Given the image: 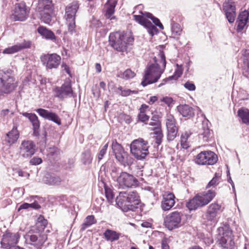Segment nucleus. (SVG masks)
Returning a JSON list of instances; mask_svg holds the SVG:
<instances>
[{
  "mask_svg": "<svg viewBox=\"0 0 249 249\" xmlns=\"http://www.w3.org/2000/svg\"><path fill=\"white\" fill-rule=\"evenodd\" d=\"M154 138L155 139V142L158 145H160L161 143L163 134L160 130H158L155 131L154 132Z\"/></svg>",
  "mask_w": 249,
  "mask_h": 249,
  "instance_id": "49530a36",
  "label": "nucleus"
},
{
  "mask_svg": "<svg viewBox=\"0 0 249 249\" xmlns=\"http://www.w3.org/2000/svg\"><path fill=\"white\" fill-rule=\"evenodd\" d=\"M56 96L60 99H64L71 96L73 93L71 85L69 83H65L61 87H56L55 89Z\"/></svg>",
  "mask_w": 249,
  "mask_h": 249,
  "instance_id": "6ab92c4d",
  "label": "nucleus"
},
{
  "mask_svg": "<svg viewBox=\"0 0 249 249\" xmlns=\"http://www.w3.org/2000/svg\"><path fill=\"white\" fill-rule=\"evenodd\" d=\"M242 53L241 69L243 75L247 77L249 75V49L243 50Z\"/></svg>",
  "mask_w": 249,
  "mask_h": 249,
  "instance_id": "393cba45",
  "label": "nucleus"
},
{
  "mask_svg": "<svg viewBox=\"0 0 249 249\" xmlns=\"http://www.w3.org/2000/svg\"><path fill=\"white\" fill-rule=\"evenodd\" d=\"M19 155L24 158H31L36 152V144L32 141H23L19 148Z\"/></svg>",
  "mask_w": 249,
  "mask_h": 249,
  "instance_id": "2eb2a0df",
  "label": "nucleus"
},
{
  "mask_svg": "<svg viewBox=\"0 0 249 249\" xmlns=\"http://www.w3.org/2000/svg\"><path fill=\"white\" fill-rule=\"evenodd\" d=\"M109 163L106 164L105 166L109 168L110 174L114 181H117L119 178V175L123 172L119 167H116L111 163L110 167L109 166Z\"/></svg>",
  "mask_w": 249,
  "mask_h": 249,
  "instance_id": "473e14b6",
  "label": "nucleus"
},
{
  "mask_svg": "<svg viewBox=\"0 0 249 249\" xmlns=\"http://www.w3.org/2000/svg\"><path fill=\"white\" fill-rule=\"evenodd\" d=\"M19 238L18 233H12L7 231L3 234L0 241L1 247L7 249L13 245H16L18 243Z\"/></svg>",
  "mask_w": 249,
  "mask_h": 249,
  "instance_id": "dca6fc26",
  "label": "nucleus"
},
{
  "mask_svg": "<svg viewBox=\"0 0 249 249\" xmlns=\"http://www.w3.org/2000/svg\"><path fill=\"white\" fill-rule=\"evenodd\" d=\"M175 196L171 193L164 195L161 201V207L163 211H168L170 210L175 203Z\"/></svg>",
  "mask_w": 249,
  "mask_h": 249,
  "instance_id": "b1692460",
  "label": "nucleus"
},
{
  "mask_svg": "<svg viewBox=\"0 0 249 249\" xmlns=\"http://www.w3.org/2000/svg\"><path fill=\"white\" fill-rule=\"evenodd\" d=\"M221 177V174L219 173H215L214 177L209 182L207 185L206 186V188H209L211 187L214 188L216 187L220 182Z\"/></svg>",
  "mask_w": 249,
  "mask_h": 249,
  "instance_id": "58836bf2",
  "label": "nucleus"
},
{
  "mask_svg": "<svg viewBox=\"0 0 249 249\" xmlns=\"http://www.w3.org/2000/svg\"><path fill=\"white\" fill-rule=\"evenodd\" d=\"M28 13L25 2L18 3L15 5L11 18L14 21H24L27 19Z\"/></svg>",
  "mask_w": 249,
  "mask_h": 249,
  "instance_id": "4468645a",
  "label": "nucleus"
},
{
  "mask_svg": "<svg viewBox=\"0 0 249 249\" xmlns=\"http://www.w3.org/2000/svg\"><path fill=\"white\" fill-rule=\"evenodd\" d=\"M115 6L116 3L115 2H113L111 4H106L105 16L107 18L110 19V20L115 18V17L112 16L115 12Z\"/></svg>",
  "mask_w": 249,
  "mask_h": 249,
  "instance_id": "e433bc0d",
  "label": "nucleus"
},
{
  "mask_svg": "<svg viewBox=\"0 0 249 249\" xmlns=\"http://www.w3.org/2000/svg\"><path fill=\"white\" fill-rule=\"evenodd\" d=\"M217 160V156L213 152L203 151L196 156L195 162L199 165H213Z\"/></svg>",
  "mask_w": 249,
  "mask_h": 249,
  "instance_id": "9b49d317",
  "label": "nucleus"
},
{
  "mask_svg": "<svg viewBox=\"0 0 249 249\" xmlns=\"http://www.w3.org/2000/svg\"><path fill=\"white\" fill-rule=\"evenodd\" d=\"M226 17L230 23H233L236 17V11L225 14Z\"/></svg>",
  "mask_w": 249,
  "mask_h": 249,
  "instance_id": "4d7b16f0",
  "label": "nucleus"
},
{
  "mask_svg": "<svg viewBox=\"0 0 249 249\" xmlns=\"http://www.w3.org/2000/svg\"><path fill=\"white\" fill-rule=\"evenodd\" d=\"M201 206L203 207L208 204L215 196L216 193L214 190H209L197 194Z\"/></svg>",
  "mask_w": 249,
  "mask_h": 249,
  "instance_id": "412c9836",
  "label": "nucleus"
},
{
  "mask_svg": "<svg viewBox=\"0 0 249 249\" xmlns=\"http://www.w3.org/2000/svg\"><path fill=\"white\" fill-rule=\"evenodd\" d=\"M139 13L141 15H134V18L147 30V32L151 36H153L156 34L158 30L150 21L146 19L145 18L151 19L156 26L159 27L160 29H163V26L160 19L154 17L151 13L147 12H143L142 11H140Z\"/></svg>",
  "mask_w": 249,
  "mask_h": 249,
  "instance_id": "7ed1b4c3",
  "label": "nucleus"
},
{
  "mask_svg": "<svg viewBox=\"0 0 249 249\" xmlns=\"http://www.w3.org/2000/svg\"><path fill=\"white\" fill-rule=\"evenodd\" d=\"M26 242L37 249H41L47 239V235L43 231L37 229L30 231L25 236Z\"/></svg>",
  "mask_w": 249,
  "mask_h": 249,
  "instance_id": "6e6552de",
  "label": "nucleus"
},
{
  "mask_svg": "<svg viewBox=\"0 0 249 249\" xmlns=\"http://www.w3.org/2000/svg\"><path fill=\"white\" fill-rule=\"evenodd\" d=\"M36 111L41 117L45 119L51 121L58 125L61 124V120L55 113L41 108L36 109Z\"/></svg>",
  "mask_w": 249,
  "mask_h": 249,
  "instance_id": "a211bd4d",
  "label": "nucleus"
},
{
  "mask_svg": "<svg viewBox=\"0 0 249 249\" xmlns=\"http://www.w3.org/2000/svg\"><path fill=\"white\" fill-rule=\"evenodd\" d=\"M180 144L183 149H186L189 147V143L185 138L180 139Z\"/></svg>",
  "mask_w": 249,
  "mask_h": 249,
  "instance_id": "e2e57ef3",
  "label": "nucleus"
},
{
  "mask_svg": "<svg viewBox=\"0 0 249 249\" xmlns=\"http://www.w3.org/2000/svg\"><path fill=\"white\" fill-rule=\"evenodd\" d=\"M101 23L99 20L93 19L91 21V26L94 27H98L100 26Z\"/></svg>",
  "mask_w": 249,
  "mask_h": 249,
  "instance_id": "774afa93",
  "label": "nucleus"
},
{
  "mask_svg": "<svg viewBox=\"0 0 249 249\" xmlns=\"http://www.w3.org/2000/svg\"><path fill=\"white\" fill-rule=\"evenodd\" d=\"M38 7L40 11L52 12L53 9L52 0H39Z\"/></svg>",
  "mask_w": 249,
  "mask_h": 249,
  "instance_id": "7c9ffc66",
  "label": "nucleus"
},
{
  "mask_svg": "<svg viewBox=\"0 0 249 249\" xmlns=\"http://www.w3.org/2000/svg\"><path fill=\"white\" fill-rule=\"evenodd\" d=\"M62 68L63 70L65 71L70 75H71V71L70 70L69 67L66 64L63 63L61 65Z\"/></svg>",
  "mask_w": 249,
  "mask_h": 249,
  "instance_id": "69168bd1",
  "label": "nucleus"
},
{
  "mask_svg": "<svg viewBox=\"0 0 249 249\" xmlns=\"http://www.w3.org/2000/svg\"><path fill=\"white\" fill-rule=\"evenodd\" d=\"M118 89L121 91L120 95L124 97L127 96L131 94H137L138 93L137 90H132L129 89H124L122 87H119Z\"/></svg>",
  "mask_w": 249,
  "mask_h": 249,
  "instance_id": "de8ad7c7",
  "label": "nucleus"
},
{
  "mask_svg": "<svg viewBox=\"0 0 249 249\" xmlns=\"http://www.w3.org/2000/svg\"><path fill=\"white\" fill-rule=\"evenodd\" d=\"M133 41L134 38L132 36L124 32L112 33L109 36L110 45L118 52L126 51L127 45L131 44Z\"/></svg>",
  "mask_w": 249,
  "mask_h": 249,
  "instance_id": "20e7f679",
  "label": "nucleus"
},
{
  "mask_svg": "<svg viewBox=\"0 0 249 249\" xmlns=\"http://www.w3.org/2000/svg\"><path fill=\"white\" fill-rule=\"evenodd\" d=\"M173 76H169L167 78H166L162 80V82L159 85V87H160L163 85H165L166 83L169 82V81L173 80Z\"/></svg>",
  "mask_w": 249,
  "mask_h": 249,
  "instance_id": "0e129e2a",
  "label": "nucleus"
},
{
  "mask_svg": "<svg viewBox=\"0 0 249 249\" xmlns=\"http://www.w3.org/2000/svg\"><path fill=\"white\" fill-rule=\"evenodd\" d=\"M238 116L243 123L249 124V110L248 109H239L238 111Z\"/></svg>",
  "mask_w": 249,
  "mask_h": 249,
  "instance_id": "c9c22d12",
  "label": "nucleus"
},
{
  "mask_svg": "<svg viewBox=\"0 0 249 249\" xmlns=\"http://www.w3.org/2000/svg\"><path fill=\"white\" fill-rule=\"evenodd\" d=\"M17 86L18 82L12 70L0 71V95L10 93Z\"/></svg>",
  "mask_w": 249,
  "mask_h": 249,
  "instance_id": "39448f33",
  "label": "nucleus"
},
{
  "mask_svg": "<svg viewBox=\"0 0 249 249\" xmlns=\"http://www.w3.org/2000/svg\"><path fill=\"white\" fill-rule=\"evenodd\" d=\"M108 147V143H106L101 149L98 154V158L99 160H102L106 153Z\"/></svg>",
  "mask_w": 249,
  "mask_h": 249,
  "instance_id": "bf43d9fd",
  "label": "nucleus"
},
{
  "mask_svg": "<svg viewBox=\"0 0 249 249\" xmlns=\"http://www.w3.org/2000/svg\"><path fill=\"white\" fill-rule=\"evenodd\" d=\"M52 12L47 11L41 15V20L46 24H50L52 20Z\"/></svg>",
  "mask_w": 249,
  "mask_h": 249,
  "instance_id": "a18cd8bd",
  "label": "nucleus"
},
{
  "mask_svg": "<svg viewBox=\"0 0 249 249\" xmlns=\"http://www.w3.org/2000/svg\"><path fill=\"white\" fill-rule=\"evenodd\" d=\"M48 223L47 220L45 219L44 217L40 215L37 219V226L40 227L41 231L44 229Z\"/></svg>",
  "mask_w": 249,
  "mask_h": 249,
  "instance_id": "3c124183",
  "label": "nucleus"
},
{
  "mask_svg": "<svg viewBox=\"0 0 249 249\" xmlns=\"http://www.w3.org/2000/svg\"><path fill=\"white\" fill-rule=\"evenodd\" d=\"M42 64L47 70L56 69L61 62V57L56 53L46 54L40 56Z\"/></svg>",
  "mask_w": 249,
  "mask_h": 249,
  "instance_id": "f8f14e48",
  "label": "nucleus"
},
{
  "mask_svg": "<svg viewBox=\"0 0 249 249\" xmlns=\"http://www.w3.org/2000/svg\"><path fill=\"white\" fill-rule=\"evenodd\" d=\"M184 87L190 91H194L196 87L195 85L192 82L187 81L184 84Z\"/></svg>",
  "mask_w": 249,
  "mask_h": 249,
  "instance_id": "052dcab7",
  "label": "nucleus"
},
{
  "mask_svg": "<svg viewBox=\"0 0 249 249\" xmlns=\"http://www.w3.org/2000/svg\"><path fill=\"white\" fill-rule=\"evenodd\" d=\"M116 160L124 166H130L134 162V160L127 152L124 151L119 156Z\"/></svg>",
  "mask_w": 249,
  "mask_h": 249,
  "instance_id": "c756f323",
  "label": "nucleus"
},
{
  "mask_svg": "<svg viewBox=\"0 0 249 249\" xmlns=\"http://www.w3.org/2000/svg\"><path fill=\"white\" fill-rule=\"evenodd\" d=\"M177 68L174 74L171 76H173V79L174 80H177L179 77L181 76L182 74V70L181 67L179 66L178 64L177 65Z\"/></svg>",
  "mask_w": 249,
  "mask_h": 249,
  "instance_id": "6e6d98bb",
  "label": "nucleus"
},
{
  "mask_svg": "<svg viewBox=\"0 0 249 249\" xmlns=\"http://www.w3.org/2000/svg\"><path fill=\"white\" fill-rule=\"evenodd\" d=\"M231 231L224 233L223 236L218 240L221 249H232L234 246L233 239L231 237Z\"/></svg>",
  "mask_w": 249,
  "mask_h": 249,
  "instance_id": "aec40b11",
  "label": "nucleus"
},
{
  "mask_svg": "<svg viewBox=\"0 0 249 249\" xmlns=\"http://www.w3.org/2000/svg\"><path fill=\"white\" fill-rule=\"evenodd\" d=\"M223 209L221 204L215 201L208 207L204 218L208 222H216L217 217L223 211Z\"/></svg>",
  "mask_w": 249,
  "mask_h": 249,
  "instance_id": "9d476101",
  "label": "nucleus"
},
{
  "mask_svg": "<svg viewBox=\"0 0 249 249\" xmlns=\"http://www.w3.org/2000/svg\"><path fill=\"white\" fill-rule=\"evenodd\" d=\"M30 207V204L27 203H24L20 205L18 208V211L19 212L21 209H27Z\"/></svg>",
  "mask_w": 249,
  "mask_h": 249,
  "instance_id": "338daca9",
  "label": "nucleus"
},
{
  "mask_svg": "<svg viewBox=\"0 0 249 249\" xmlns=\"http://www.w3.org/2000/svg\"><path fill=\"white\" fill-rule=\"evenodd\" d=\"M186 206L190 211L196 210L199 207H202L197 195L186 202Z\"/></svg>",
  "mask_w": 249,
  "mask_h": 249,
  "instance_id": "2f4dec72",
  "label": "nucleus"
},
{
  "mask_svg": "<svg viewBox=\"0 0 249 249\" xmlns=\"http://www.w3.org/2000/svg\"><path fill=\"white\" fill-rule=\"evenodd\" d=\"M160 102H164L165 104H166L168 107L170 106L174 102L173 99L172 98L165 96L161 98L160 99Z\"/></svg>",
  "mask_w": 249,
  "mask_h": 249,
  "instance_id": "13d9d810",
  "label": "nucleus"
},
{
  "mask_svg": "<svg viewBox=\"0 0 249 249\" xmlns=\"http://www.w3.org/2000/svg\"><path fill=\"white\" fill-rule=\"evenodd\" d=\"M117 182L123 188H132L137 186L139 184V181L135 177L126 172L121 173Z\"/></svg>",
  "mask_w": 249,
  "mask_h": 249,
  "instance_id": "ddd939ff",
  "label": "nucleus"
},
{
  "mask_svg": "<svg viewBox=\"0 0 249 249\" xmlns=\"http://www.w3.org/2000/svg\"><path fill=\"white\" fill-rule=\"evenodd\" d=\"M249 13L246 10L240 13L237 19L236 31L238 33L241 32L246 25L249 20Z\"/></svg>",
  "mask_w": 249,
  "mask_h": 249,
  "instance_id": "5701e85b",
  "label": "nucleus"
},
{
  "mask_svg": "<svg viewBox=\"0 0 249 249\" xmlns=\"http://www.w3.org/2000/svg\"><path fill=\"white\" fill-rule=\"evenodd\" d=\"M167 141L168 142L173 141L177 137L178 133V127L167 128Z\"/></svg>",
  "mask_w": 249,
  "mask_h": 249,
  "instance_id": "ea45409f",
  "label": "nucleus"
},
{
  "mask_svg": "<svg viewBox=\"0 0 249 249\" xmlns=\"http://www.w3.org/2000/svg\"><path fill=\"white\" fill-rule=\"evenodd\" d=\"M223 11L225 14H229L230 12H232L236 11V8L234 3L231 0H229L225 2L223 4Z\"/></svg>",
  "mask_w": 249,
  "mask_h": 249,
  "instance_id": "a19ab883",
  "label": "nucleus"
},
{
  "mask_svg": "<svg viewBox=\"0 0 249 249\" xmlns=\"http://www.w3.org/2000/svg\"><path fill=\"white\" fill-rule=\"evenodd\" d=\"M177 110L183 117L190 118L194 115V110L188 105H180L177 107Z\"/></svg>",
  "mask_w": 249,
  "mask_h": 249,
  "instance_id": "c85d7f7f",
  "label": "nucleus"
},
{
  "mask_svg": "<svg viewBox=\"0 0 249 249\" xmlns=\"http://www.w3.org/2000/svg\"><path fill=\"white\" fill-rule=\"evenodd\" d=\"M135 75V73L130 69H127L123 72L122 78L125 80H128L133 78Z\"/></svg>",
  "mask_w": 249,
  "mask_h": 249,
  "instance_id": "603ef678",
  "label": "nucleus"
},
{
  "mask_svg": "<svg viewBox=\"0 0 249 249\" xmlns=\"http://www.w3.org/2000/svg\"><path fill=\"white\" fill-rule=\"evenodd\" d=\"M37 32L46 40H51L53 42L56 41V36L51 30L45 27L40 26L37 29Z\"/></svg>",
  "mask_w": 249,
  "mask_h": 249,
  "instance_id": "a878e982",
  "label": "nucleus"
},
{
  "mask_svg": "<svg viewBox=\"0 0 249 249\" xmlns=\"http://www.w3.org/2000/svg\"><path fill=\"white\" fill-rule=\"evenodd\" d=\"M104 235L107 241L113 242L119 239L121 233L117 232L115 231L107 229L104 232Z\"/></svg>",
  "mask_w": 249,
  "mask_h": 249,
  "instance_id": "72a5a7b5",
  "label": "nucleus"
},
{
  "mask_svg": "<svg viewBox=\"0 0 249 249\" xmlns=\"http://www.w3.org/2000/svg\"><path fill=\"white\" fill-rule=\"evenodd\" d=\"M42 162V160L41 158L38 157H34L31 159L30 163L33 165H39Z\"/></svg>",
  "mask_w": 249,
  "mask_h": 249,
  "instance_id": "680f3d73",
  "label": "nucleus"
},
{
  "mask_svg": "<svg viewBox=\"0 0 249 249\" xmlns=\"http://www.w3.org/2000/svg\"><path fill=\"white\" fill-rule=\"evenodd\" d=\"M172 36L175 38L179 36L182 31L180 26L177 23L172 22L171 23Z\"/></svg>",
  "mask_w": 249,
  "mask_h": 249,
  "instance_id": "79ce46f5",
  "label": "nucleus"
},
{
  "mask_svg": "<svg viewBox=\"0 0 249 249\" xmlns=\"http://www.w3.org/2000/svg\"><path fill=\"white\" fill-rule=\"evenodd\" d=\"M111 147L116 158L124 152L123 147L116 141L112 142Z\"/></svg>",
  "mask_w": 249,
  "mask_h": 249,
  "instance_id": "4c0bfd02",
  "label": "nucleus"
},
{
  "mask_svg": "<svg viewBox=\"0 0 249 249\" xmlns=\"http://www.w3.org/2000/svg\"><path fill=\"white\" fill-rule=\"evenodd\" d=\"M78 8L79 4L77 1H73L65 8L66 25L69 33L71 35L76 33L75 17Z\"/></svg>",
  "mask_w": 249,
  "mask_h": 249,
  "instance_id": "0eeeda50",
  "label": "nucleus"
},
{
  "mask_svg": "<svg viewBox=\"0 0 249 249\" xmlns=\"http://www.w3.org/2000/svg\"><path fill=\"white\" fill-rule=\"evenodd\" d=\"M149 146L147 141L142 138L133 140L130 144V152L138 160H144L149 154Z\"/></svg>",
  "mask_w": 249,
  "mask_h": 249,
  "instance_id": "423d86ee",
  "label": "nucleus"
},
{
  "mask_svg": "<svg viewBox=\"0 0 249 249\" xmlns=\"http://www.w3.org/2000/svg\"><path fill=\"white\" fill-rule=\"evenodd\" d=\"M18 138L19 132L17 127L14 126L12 130L6 134L5 141L9 145H11L17 141Z\"/></svg>",
  "mask_w": 249,
  "mask_h": 249,
  "instance_id": "cd10ccee",
  "label": "nucleus"
},
{
  "mask_svg": "<svg viewBox=\"0 0 249 249\" xmlns=\"http://www.w3.org/2000/svg\"><path fill=\"white\" fill-rule=\"evenodd\" d=\"M31 44L32 42L29 40H24L23 42L17 44L19 51L23 49L30 48Z\"/></svg>",
  "mask_w": 249,
  "mask_h": 249,
  "instance_id": "5fc2aeb1",
  "label": "nucleus"
},
{
  "mask_svg": "<svg viewBox=\"0 0 249 249\" xmlns=\"http://www.w3.org/2000/svg\"><path fill=\"white\" fill-rule=\"evenodd\" d=\"M43 182L49 185H59L61 182L60 178L54 174L48 173L43 178Z\"/></svg>",
  "mask_w": 249,
  "mask_h": 249,
  "instance_id": "bb28decb",
  "label": "nucleus"
},
{
  "mask_svg": "<svg viewBox=\"0 0 249 249\" xmlns=\"http://www.w3.org/2000/svg\"><path fill=\"white\" fill-rule=\"evenodd\" d=\"M116 204L124 212L140 211V199L136 191L121 192L116 198Z\"/></svg>",
  "mask_w": 249,
  "mask_h": 249,
  "instance_id": "f03ea898",
  "label": "nucleus"
},
{
  "mask_svg": "<svg viewBox=\"0 0 249 249\" xmlns=\"http://www.w3.org/2000/svg\"><path fill=\"white\" fill-rule=\"evenodd\" d=\"M92 160L91 153L89 150H87L82 153V161L84 164H90L92 161Z\"/></svg>",
  "mask_w": 249,
  "mask_h": 249,
  "instance_id": "37998d69",
  "label": "nucleus"
},
{
  "mask_svg": "<svg viewBox=\"0 0 249 249\" xmlns=\"http://www.w3.org/2000/svg\"><path fill=\"white\" fill-rule=\"evenodd\" d=\"M97 222L96 219L93 215L87 216L81 225L80 231H84L87 228L89 227Z\"/></svg>",
  "mask_w": 249,
  "mask_h": 249,
  "instance_id": "f704fd0d",
  "label": "nucleus"
},
{
  "mask_svg": "<svg viewBox=\"0 0 249 249\" xmlns=\"http://www.w3.org/2000/svg\"><path fill=\"white\" fill-rule=\"evenodd\" d=\"M183 216L181 212L174 211L166 216L164 223L166 228L169 230L179 228L181 226V219Z\"/></svg>",
  "mask_w": 249,
  "mask_h": 249,
  "instance_id": "1a4fd4ad",
  "label": "nucleus"
},
{
  "mask_svg": "<svg viewBox=\"0 0 249 249\" xmlns=\"http://www.w3.org/2000/svg\"><path fill=\"white\" fill-rule=\"evenodd\" d=\"M139 120L142 122L145 123L148 121L149 118V117L147 115L145 112L143 111V109H140V113L138 116Z\"/></svg>",
  "mask_w": 249,
  "mask_h": 249,
  "instance_id": "864d4df0",
  "label": "nucleus"
},
{
  "mask_svg": "<svg viewBox=\"0 0 249 249\" xmlns=\"http://www.w3.org/2000/svg\"><path fill=\"white\" fill-rule=\"evenodd\" d=\"M105 196L107 199L108 202L112 203L113 202L114 196L112 190L110 188H108L106 187H105Z\"/></svg>",
  "mask_w": 249,
  "mask_h": 249,
  "instance_id": "09e8293b",
  "label": "nucleus"
},
{
  "mask_svg": "<svg viewBox=\"0 0 249 249\" xmlns=\"http://www.w3.org/2000/svg\"><path fill=\"white\" fill-rule=\"evenodd\" d=\"M19 51L17 44L11 47H8L3 51V53L12 54Z\"/></svg>",
  "mask_w": 249,
  "mask_h": 249,
  "instance_id": "8fccbe9b",
  "label": "nucleus"
},
{
  "mask_svg": "<svg viewBox=\"0 0 249 249\" xmlns=\"http://www.w3.org/2000/svg\"><path fill=\"white\" fill-rule=\"evenodd\" d=\"M23 116L27 118L33 127V135L34 136H38L40 130V122L37 116L35 113H29L24 112L22 113Z\"/></svg>",
  "mask_w": 249,
  "mask_h": 249,
  "instance_id": "4be33fe9",
  "label": "nucleus"
},
{
  "mask_svg": "<svg viewBox=\"0 0 249 249\" xmlns=\"http://www.w3.org/2000/svg\"><path fill=\"white\" fill-rule=\"evenodd\" d=\"M166 125L167 128L176 127V121L172 115H168L166 120Z\"/></svg>",
  "mask_w": 249,
  "mask_h": 249,
  "instance_id": "c03bdc74",
  "label": "nucleus"
},
{
  "mask_svg": "<svg viewBox=\"0 0 249 249\" xmlns=\"http://www.w3.org/2000/svg\"><path fill=\"white\" fill-rule=\"evenodd\" d=\"M213 132L209 127L208 121H203L198 134L199 141L203 142H209L213 138Z\"/></svg>",
  "mask_w": 249,
  "mask_h": 249,
  "instance_id": "f3484780",
  "label": "nucleus"
},
{
  "mask_svg": "<svg viewBox=\"0 0 249 249\" xmlns=\"http://www.w3.org/2000/svg\"><path fill=\"white\" fill-rule=\"evenodd\" d=\"M158 56L160 58L162 67L160 65L159 60L154 56L153 58V62L148 64L145 71L143 80L141 82L143 87L157 82L164 72L166 61L163 51H160Z\"/></svg>",
  "mask_w": 249,
  "mask_h": 249,
  "instance_id": "f257e3e1",
  "label": "nucleus"
}]
</instances>
